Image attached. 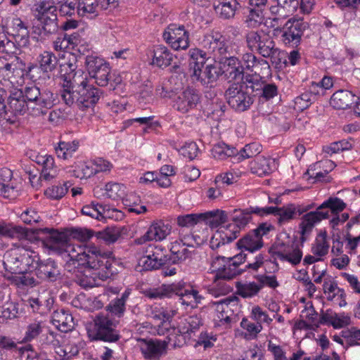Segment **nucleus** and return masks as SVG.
Instances as JSON below:
<instances>
[{
  "label": "nucleus",
  "mask_w": 360,
  "mask_h": 360,
  "mask_svg": "<svg viewBox=\"0 0 360 360\" xmlns=\"http://www.w3.org/2000/svg\"><path fill=\"white\" fill-rule=\"evenodd\" d=\"M65 252L70 261L65 264V269L75 272V264L89 269L99 270L98 276L102 280L107 279L116 272L115 262L110 258V252L101 250L100 248L89 244L84 246L68 245Z\"/></svg>",
  "instance_id": "nucleus-1"
},
{
  "label": "nucleus",
  "mask_w": 360,
  "mask_h": 360,
  "mask_svg": "<svg viewBox=\"0 0 360 360\" xmlns=\"http://www.w3.org/2000/svg\"><path fill=\"white\" fill-rule=\"evenodd\" d=\"M68 83H63L61 98L69 106L75 104L80 110L93 108L103 96V91L89 84L83 71L69 75Z\"/></svg>",
  "instance_id": "nucleus-2"
},
{
  "label": "nucleus",
  "mask_w": 360,
  "mask_h": 360,
  "mask_svg": "<svg viewBox=\"0 0 360 360\" xmlns=\"http://www.w3.org/2000/svg\"><path fill=\"white\" fill-rule=\"evenodd\" d=\"M263 211L262 207H259L233 210L230 214L233 224L221 227V230L212 237L210 242V248L212 250L217 249L221 245L232 242L238 236L240 230L252 220V214L263 216Z\"/></svg>",
  "instance_id": "nucleus-3"
},
{
  "label": "nucleus",
  "mask_w": 360,
  "mask_h": 360,
  "mask_svg": "<svg viewBox=\"0 0 360 360\" xmlns=\"http://www.w3.org/2000/svg\"><path fill=\"white\" fill-rule=\"evenodd\" d=\"M201 44L202 49H192L189 51L191 60H200V63H205L206 59L212 58L215 63H219L227 58L230 53H233L232 46L219 32L212 31L205 34Z\"/></svg>",
  "instance_id": "nucleus-4"
},
{
  "label": "nucleus",
  "mask_w": 360,
  "mask_h": 360,
  "mask_svg": "<svg viewBox=\"0 0 360 360\" xmlns=\"http://www.w3.org/2000/svg\"><path fill=\"white\" fill-rule=\"evenodd\" d=\"M261 84L254 82L250 75L242 78L241 82L233 83L225 91V98L229 105L235 111L242 112L250 109L254 103V92L257 91Z\"/></svg>",
  "instance_id": "nucleus-5"
},
{
  "label": "nucleus",
  "mask_w": 360,
  "mask_h": 360,
  "mask_svg": "<svg viewBox=\"0 0 360 360\" xmlns=\"http://www.w3.org/2000/svg\"><path fill=\"white\" fill-rule=\"evenodd\" d=\"M248 47L264 58H269L276 67L285 63L284 51L276 47L273 37L264 30L250 31L245 35Z\"/></svg>",
  "instance_id": "nucleus-6"
},
{
  "label": "nucleus",
  "mask_w": 360,
  "mask_h": 360,
  "mask_svg": "<svg viewBox=\"0 0 360 360\" xmlns=\"http://www.w3.org/2000/svg\"><path fill=\"white\" fill-rule=\"evenodd\" d=\"M37 262L38 254L24 247L16 246L4 253L3 265L5 270L11 274H23L34 269Z\"/></svg>",
  "instance_id": "nucleus-7"
},
{
  "label": "nucleus",
  "mask_w": 360,
  "mask_h": 360,
  "mask_svg": "<svg viewBox=\"0 0 360 360\" xmlns=\"http://www.w3.org/2000/svg\"><path fill=\"white\" fill-rule=\"evenodd\" d=\"M7 93L0 88V123L14 122V117L28 112L27 103L23 98L22 91L15 90L8 97V104H5Z\"/></svg>",
  "instance_id": "nucleus-8"
},
{
  "label": "nucleus",
  "mask_w": 360,
  "mask_h": 360,
  "mask_svg": "<svg viewBox=\"0 0 360 360\" xmlns=\"http://www.w3.org/2000/svg\"><path fill=\"white\" fill-rule=\"evenodd\" d=\"M274 229V226L270 223H262L256 229L249 231L239 239L236 245L240 250L253 255L255 252L264 247L263 237L268 235Z\"/></svg>",
  "instance_id": "nucleus-9"
},
{
  "label": "nucleus",
  "mask_w": 360,
  "mask_h": 360,
  "mask_svg": "<svg viewBox=\"0 0 360 360\" xmlns=\"http://www.w3.org/2000/svg\"><path fill=\"white\" fill-rule=\"evenodd\" d=\"M117 323L108 315L99 314L94 319L95 334L94 340L114 342L120 336L116 330Z\"/></svg>",
  "instance_id": "nucleus-10"
},
{
  "label": "nucleus",
  "mask_w": 360,
  "mask_h": 360,
  "mask_svg": "<svg viewBox=\"0 0 360 360\" xmlns=\"http://www.w3.org/2000/svg\"><path fill=\"white\" fill-rule=\"evenodd\" d=\"M309 25L302 18H290L281 29V39L285 45L297 46Z\"/></svg>",
  "instance_id": "nucleus-11"
},
{
  "label": "nucleus",
  "mask_w": 360,
  "mask_h": 360,
  "mask_svg": "<svg viewBox=\"0 0 360 360\" xmlns=\"http://www.w3.org/2000/svg\"><path fill=\"white\" fill-rule=\"evenodd\" d=\"M274 259L288 262L292 265L298 264L302 257V252L297 245L276 240L269 250Z\"/></svg>",
  "instance_id": "nucleus-12"
},
{
  "label": "nucleus",
  "mask_w": 360,
  "mask_h": 360,
  "mask_svg": "<svg viewBox=\"0 0 360 360\" xmlns=\"http://www.w3.org/2000/svg\"><path fill=\"white\" fill-rule=\"evenodd\" d=\"M85 65L90 77L95 80L98 86L108 85L110 79V68L108 63L98 56H87Z\"/></svg>",
  "instance_id": "nucleus-13"
},
{
  "label": "nucleus",
  "mask_w": 360,
  "mask_h": 360,
  "mask_svg": "<svg viewBox=\"0 0 360 360\" xmlns=\"http://www.w3.org/2000/svg\"><path fill=\"white\" fill-rule=\"evenodd\" d=\"M205 63H200V60H191L190 62L191 68L193 69L191 76L200 82L202 85L212 86L223 75L221 67L216 63L207 65L204 70H202Z\"/></svg>",
  "instance_id": "nucleus-14"
},
{
  "label": "nucleus",
  "mask_w": 360,
  "mask_h": 360,
  "mask_svg": "<svg viewBox=\"0 0 360 360\" xmlns=\"http://www.w3.org/2000/svg\"><path fill=\"white\" fill-rule=\"evenodd\" d=\"M162 37L175 51L185 50L189 46V34L184 25H169L163 32Z\"/></svg>",
  "instance_id": "nucleus-15"
},
{
  "label": "nucleus",
  "mask_w": 360,
  "mask_h": 360,
  "mask_svg": "<svg viewBox=\"0 0 360 360\" xmlns=\"http://www.w3.org/2000/svg\"><path fill=\"white\" fill-rule=\"evenodd\" d=\"M36 68V65L30 64L26 70L25 64L22 60L15 57L13 60L8 63L2 74L0 75V77L9 81L13 84H19L23 82V77L26 73H30Z\"/></svg>",
  "instance_id": "nucleus-16"
},
{
  "label": "nucleus",
  "mask_w": 360,
  "mask_h": 360,
  "mask_svg": "<svg viewBox=\"0 0 360 360\" xmlns=\"http://www.w3.org/2000/svg\"><path fill=\"white\" fill-rule=\"evenodd\" d=\"M36 276L42 281L53 283L61 279V273L58 264L49 258L36 262L34 268Z\"/></svg>",
  "instance_id": "nucleus-17"
},
{
  "label": "nucleus",
  "mask_w": 360,
  "mask_h": 360,
  "mask_svg": "<svg viewBox=\"0 0 360 360\" xmlns=\"http://www.w3.org/2000/svg\"><path fill=\"white\" fill-rule=\"evenodd\" d=\"M266 255H264L262 253H259L255 256L252 255L250 253H245L242 251L235 255L233 257H228L231 261V264L236 268H239V266L241 264L247 262L245 270H250L252 271H257L259 268H261L264 264L268 262V259L266 258Z\"/></svg>",
  "instance_id": "nucleus-18"
},
{
  "label": "nucleus",
  "mask_w": 360,
  "mask_h": 360,
  "mask_svg": "<svg viewBox=\"0 0 360 360\" xmlns=\"http://www.w3.org/2000/svg\"><path fill=\"white\" fill-rule=\"evenodd\" d=\"M4 27L13 35L19 46L26 47L30 44L28 26L20 18L12 17L8 19Z\"/></svg>",
  "instance_id": "nucleus-19"
},
{
  "label": "nucleus",
  "mask_w": 360,
  "mask_h": 360,
  "mask_svg": "<svg viewBox=\"0 0 360 360\" xmlns=\"http://www.w3.org/2000/svg\"><path fill=\"white\" fill-rule=\"evenodd\" d=\"M198 91L192 87H186L180 91L174 101V108L181 113H186L195 108L200 102Z\"/></svg>",
  "instance_id": "nucleus-20"
},
{
  "label": "nucleus",
  "mask_w": 360,
  "mask_h": 360,
  "mask_svg": "<svg viewBox=\"0 0 360 360\" xmlns=\"http://www.w3.org/2000/svg\"><path fill=\"white\" fill-rule=\"evenodd\" d=\"M139 347L144 358L147 360H158L166 352L167 343L159 340L140 339Z\"/></svg>",
  "instance_id": "nucleus-21"
},
{
  "label": "nucleus",
  "mask_w": 360,
  "mask_h": 360,
  "mask_svg": "<svg viewBox=\"0 0 360 360\" xmlns=\"http://www.w3.org/2000/svg\"><path fill=\"white\" fill-rule=\"evenodd\" d=\"M55 101L53 94L48 90H42L41 95L34 99V103L27 104L28 112L34 117H39L47 113L48 109H50Z\"/></svg>",
  "instance_id": "nucleus-22"
},
{
  "label": "nucleus",
  "mask_w": 360,
  "mask_h": 360,
  "mask_svg": "<svg viewBox=\"0 0 360 360\" xmlns=\"http://www.w3.org/2000/svg\"><path fill=\"white\" fill-rule=\"evenodd\" d=\"M238 301L236 296H229L217 302H213L215 306L217 314L216 321L219 326H229L231 322V316L233 310L231 306H235Z\"/></svg>",
  "instance_id": "nucleus-23"
},
{
  "label": "nucleus",
  "mask_w": 360,
  "mask_h": 360,
  "mask_svg": "<svg viewBox=\"0 0 360 360\" xmlns=\"http://www.w3.org/2000/svg\"><path fill=\"white\" fill-rule=\"evenodd\" d=\"M173 295H177L182 305L196 308L201 303L203 297L192 288H186L184 283H174Z\"/></svg>",
  "instance_id": "nucleus-24"
},
{
  "label": "nucleus",
  "mask_w": 360,
  "mask_h": 360,
  "mask_svg": "<svg viewBox=\"0 0 360 360\" xmlns=\"http://www.w3.org/2000/svg\"><path fill=\"white\" fill-rule=\"evenodd\" d=\"M329 217L330 215L328 214V212L319 210V206L316 208V211H311L304 214L300 224L302 241L303 242L306 240L305 236L309 235L311 232L316 224L321 222L323 219H326Z\"/></svg>",
  "instance_id": "nucleus-25"
},
{
  "label": "nucleus",
  "mask_w": 360,
  "mask_h": 360,
  "mask_svg": "<svg viewBox=\"0 0 360 360\" xmlns=\"http://www.w3.org/2000/svg\"><path fill=\"white\" fill-rule=\"evenodd\" d=\"M171 229L169 225L165 224L162 221L153 222L148 228L146 233L135 242L138 244H142L146 241L156 240L160 241L166 238L170 233Z\"/></svg>",
  "instance_id": "nucleus-26"
},
{
  "label": "nucleus",
  "mask_w": 360,
  "mask_h": 360,
  "mask_svg": "<svg viewBox=\"0 0 360 360\" xmlns=\"http://www.w3.org/2000/svg\"><path fill=\"white\" fill-rule=\"evenodd\" d=\"M193 245H188L183 240H176L171 243L170 255L167 257L168 263L179 264L192 256Z\"/></svg>",
  "instance_id": "nucleus-27"
},
{
  "label": "nucleus",
  "mask_w": 360,
  "mask_h": 360,
  "mask_svg": "<svg viewBox=\"0 0 360 360\" xmlns=\"http://www.w3.org/2000/svg\"><path fill=\"white\" fill-rule=\"evenodd\" d=\"M37 234L39 236L41 234L45 235L43 238L44 243L49 249L55 250L63 246L65 247V250L66 246L68 245L65 234L56 229L49 228L40 229L37 230Z\"/></svg>",
  "instance_id": "nucleus-28"
},
{
  "label": "nucleus",
  "mask_w": 360,
  "mask_h": 360,
  "mask_svg": "<svg viewBox=\"0 0 360 360\" xmlns=\"http://www.w3.org/2000/svg\"><path fill=\"white\" fill-rule=\"evenodd\" d=\"M227 56V58H224L219 63L222 65L221 69L223 74L231 79L244 77L243 76V68L240 65L238 58L235 56V53H230V55Z\"/></svg>",
  "instance_id": "nucleus-29"
},
{
  "label": "nucleus",
  "mask_w": 360,
  "mask_h": 360,
  "mask_svg": "<svg viewBox=\"0 0 360 360\" xmlns=\"http://www.w3.org/2000/svg\"><path fill=\"white\" fill-rule=\"evenodd\" d=\"M51 320L53 324L63 333L71 331L75 326L72 315L65 309L55 310L52 314Z\"/></svg>",
  "instance_id": "nucleus-30"
},
{
  "label": "nucleus",
  "mask_w": 360,
  "mask_h": 360,
  "mask_svg": "<svg viewBox=\"0 0 360 360\" xmlns=\"http://www.w3.org/2000/svg\"><path fill=\"white\" fill-rule=\"evenodd\" d=\"M359 99L349 91L339 90L332 95L330 103L335 109L345 110L350 108Z\"/></svg>",
  "instance_id": "nucleus-31"
},
{
  "label": "nucleus",
  "mask_w": 360,
  "mask_h": 360,
  "mask_svg": "<svg viewBox=\"0 0 360 360\" xmlns=\"http://www.w3.org/2000/svg\"><path fill=\"white\" fill-rule=\"evenodd\" d=\"M263 216L274 214L278 217V223L283 224L294 218L297 208L293 204L288 205L286 207H262Z\"/></svg>",
  "instance_id": "nucleus-32"
},
{
  "label": "nucleus",
  "mask_w": 360,
  "mask_h": 360,
  "mask_svg": "<svg viewBox=\"0 0 360 360\" xmlns=\"http://www.w3.org/2000/svg\"><path fill=\"white\" fill-rule=\"evenodd\" d=\"M12 179V171L8 168L0 170V195L5 198L14 199L18 195V191L9 185Z\"/></svg>",
  "instance_id": "nucleus-33"
},
{
  "label": "nucleus",
  "mask_w": 360,
  "mask_h": 360,
  "mask_svg": "<svg viewBox=\"0 0 360 360\" xmlns=\"http://www.w3.org/2000/svg\"><path fill=\"white\" fill-rule=\"evenodd\" d=\"M152 64L160 68H165L171 65L173 54L163 45L154 46Z\"/></svg>",
  "instance_id": "nucleus-34"
},
{
  "label": "nucleus",
  "mask_w": 360,
  "mask_h": 360,
  "mask_svg": "<svg viewBox=\"0 0 360 360\" xmlns=\"http://www.w3.org/2000/svg\"><path fill=\"white\" fill-rule=\"evenodd\" d=\"M214 10L223 19H230L234 17L236 10L240 7L238 0H217Z\"/></svg>",
  "instance_id": "nucleus-35"
},
{
  "label": "nucleus",
  "mask_w": 360,
  "mask_h": 360,
  "mask_svg": "<svg viewBox=\"0 0 360 360\" xmlns=\"http://www.w3.org/2000/svg\"><path fill=\"white\" fill-rule=\"evenodd\" d=\"M229 219L226 212L216 210L201 214V221H205L212 229H215L225 224Z\"/></svg>",
  "instance_id": "nucleus-36"
},
{
  "label": "nucleus",
  "mask_w": 360,
  "mask_h": 360,
  "mask_svg": "<svg viewBox=\"0 0 360 360\" xmlns=\"http://www.w3.org/2000/svg\"><path fill=\"white\" fill-rule=\"evenodd\" d=\"M274 166V160L264 156H257L250 163V170L253 174L263 176L270 174Z\"/></svg>",
  "instance_id": "nucleus-37"
},
{
  "label": "nucleus",
  "mask_w": 360,
  "mask_h": 360,
  "mask_svg": "<svg viewBox=\"0 0 360 360\" xmlns=\"http://www.w3.org/2000/svg\"><path fill=\"white\" fill-rule=\"evenodd\" d=\"M100 0H78L77 14L80 16H86L91 18L98 15Z\"/></svg>",
  "instance_id": "nucleus-38"
},
{
  "label": "nucleus",
  "mask_w": 360,
  "mask_h": 360,
  "mask_svg": "<svg viewBox=\"0 0 360 360\" xmlns=\"http://www.w3.org/2000/svg\"><path fill=\"white\" fill-rule=\"evenodd\" d=\"M203 324L202 319L199 315L190 316L182 321L177 330V333L187 334L189 338L192 334H195Z\"/></svg>",
  "instance_id": "nucleus-39"
},
{
  "label": "nucleus",
  "mask_w": 360,
  "mask_h": 360,
  "mask_svg": "<svg viewBox=\"0 0 360 360\" xmlns=\"http://www.w3.org/2000/svg\"><path fill=\"white\" fill-rule=\"evenodd\" d=\"M277 6H272L270 11L280 16H288L295 13L300 5L299 0H276Z\"/></svg>",
  "instance_id": "nucleus-40"
},
{
  "label": "nucleus",
  "mask_w": 360,
  "mask_h": 360,
  "mask_svg": "<svg viewBox=\"0 0 360 360\" xmlns=\"http://www.w3.org/2000/svg\"><path fill=\"white\" fill-rule=\"evenodd\" d=\"M38 62L41 72L49 73L56 68L58 60L53 52L44 51L38 56Z\"/></svg>",
  "instance_id": "nucleus-41"
},
{
  "label": "nucleus",
  "mask_w": 360,
  "mask_h": 360,
  "mask_svg": "<svg viewBox=\"0 0 360 360\" xmlns=\"http://www.w3.org/2000/svg\"><path fill=\"white\" fill-rule=\"evenodd\" d=\"M45 323L41 320L31 321L26 326L22 342H28L37 339L44 331Z\"/></svg>",
  "instance_id": "nucleus-42"
},
{
  "label": "nucleus",
  "mask_w": 360,
  "mask_h": 360,
  "mask_svg": "<svg viewBox=\"0 0 360 360\" xmlns=\"http://www.w3.org/2000/svg\"><path fill=\"white\" fill-rule=\"evenodd\" d=\"M79 142L77 140L72 141H60L57 147L55 148L56 153L58 158L63 160H68L72 158L73 153L78 149Z\"/></svg>",
  "instance_id": "nucleus-43"
},
{
  "label": "nucleus",
  "mask_w": 360,
  "mask_h": 360,
  "mask_svg": "<svg viewBox=\"0 0 360 360\" xmlns=\"http://www.w3.org/2000/svg\"><path fill=\"white\" fill-rule=\"evenodd\" d=\"M346 208V204L339 198L330 197L319 205V210L330 214H340Z\"/></svg>",
  "instance_id": "nucleus-44"
},
{
  "label": "nucleus",
  "mask_w": 360,
  "mask_h": 360,
  "mask_svg": "<svg viewBox=\"0 0 360 360\" xmlns=\"http://www.w3.org/2000/svg\"><path fill=\"white\" fill-rule=\"evenodd\" d=\"M328 250L329 243L327 240L326 233H320L311 247V252L319 257V259L322 260V258L328 253Z\"/></svg>",
  "instance_id": "nucleus-45"
},
{
  "label": "nucleus",
  "mask_w": 360,
  "mask_h": 360,
  "mask_svg": "<svg viewBox=\"0 0 360 360\" xmlns=\"http://www.w3.org/2000/svg\"><path fill=\"white\" fill-rule=\"evenodd\" d=\"M212 155L215 159L225 160L226 158L237 155L238 150L235 148H230L221 143L215 144L211 150Z\"/></svg>",
  "instance_id": "nucleus-46"
},
{
  "label": "nucleus",
  "mask_w": 360,
  "mask_h": 360,
  "mask_svg": "<svg viewBox=\"0 0 360 360\" xmlns=\"http://www.w3.org/2000/svg\"><path fill=\"white\" fill-rule=\"evenodd\" d=\"M42 169L40 179L49 181L56 175V169L54 167V159L51 155L41 157Z\"/></svg>",
  "instance_id": "nucleus-47"
},
{
  "label": "nucleus",
  "mask_w": 360,
  "mask_h": 360,
  "mask_svg": "<svg viewBox=\"0 0 360 360\" xmlns=\"http://www.w3.org/2000/svg\"><path fill=\"white\" fill-rule=\"evenodd\" d=\"M236 289L238 295L244 298H250L258 294L261 286H259L255 282L237 283Z\"/></svg>",
  "instance_id": "nucleus-48"
},
{
  "label": "nucleus",
  "mask_w": 360,
  "mask_h": 360,
  "mask_svg": "<svg viewBox=\"0 0 360 360\" xmlns=\"http://www.w3.org/2000/svg\"><path fill=\"white\" fill-rule=\"evenodd\" d=\"M105 194L113 200H122L126 195V187L118 183H108L105 185Z\"/></svg>",
  "instance_id": "nucleus-49"
},
{
  "label": "nucleus",
  "mask_w": 360,
  "mask_h": 360,
  "mask_svg": "<svg viewBox=\"0 0 360 360\" xmlns=\"http://www.w3.org/2000/svg\"><path fill=\"white\" fill-rule=\"evenodd\" d=\"M174 283L169 285H162L160 287L150 289L146 292V295L151 299H162L169 297L173 295Z\"/></svg>",
  "instance_id": "nucleus-50"
},
{
  "label": "nucleus",
  "mask_w": 360,
  "mask_h": 360,
  "mask_svg": "<svg viewBox=\"0 0 360 360\" xmlns=\"http://www.w3.org/2000/svg\"><path fill=\"white\" fill-rule=\"evenodd\" d=\"M18 304L13 302H6L0 306V323L7 319H13L18 316Z\"/></svg>",
  "instance_id": "nucleus-51"
},
{
  "label": "nucleus",
  "mask_w": 360,
  "mask_h": 360,
  "mask_svg": "<svg viewBox=\"0 0 360 360\" xmlns=\"http://www.w3.org/2000/svg\"><path fill=\"white\" fill-rule=\"evenodd\" d=\"M37 20L40 21L42 29L46 34H51L58 31L57 14L38 17Z\"/></svg>",
  "instance_id": "nucleus-52"
},
{
  "label": "nucleus",
  "mask_w": 360,
  "mask_h": 360,
  "mask_svg": "<svg viewBox=\"0 0 360 360\" xmlns=\"http://www.w3.org/2000/svg\"><path fill=\"white\" fill-rule=\"evenodd\" d=\"M261 151L262 146L258 143L254 142L247 144L238 151L237 154V155H238V160H243L257 156Z\"/></svg>",
  "instance_id": "nucleus-53"
},
{
  "label": "nucleus",
  "mask_w": 360,
  "mask_h": 360,
  "mask_svg": "<svg viewBox=\"0 0 360 360\" xmlns=\"http://www.w3.org/2000/svg\"><path fill=\"white\" fill-rule=\"evenodd\" d=\"M121 236L120 229L118 227H108L103 231L98 232V238H101L108 244L115 243Z\"/></svg>",
  "instance_id": "nucleus-54"
},
{
  "label": "nucleus",
  "mask_w": 360,
  "mask_h": 360,
  "mask_svg": "<svg viewBox=\"0 0 360 360\" xmlns=\"http://www.w3.org/2000/svg\"><path fill=\"white\" fill-rule=\"evenodd\" d=\"M146 253L156 262L160 263V265L168 263L167 256L163 252V248L161 246L149 245L147 248Z\"/></svg>",
  "instance_id": "nucleus-55"
},
{
  "label": "nucleus",
  "mask_w": 360,
  "mask_h": 360,
  "mask_svg": "<svg viewBox=\"0 0 360 360\" xmlns=\"http://www.w3.org/2000/svg\"><path fill=\"white\" fill-rule=\"evenodd\" d=\"M68 188L67 183H64L63 185L52 186L45 191L44 194L49 198L58 200L67 193Z\"/></svg>",
  "instance_id": "nucleus-56"
},
{
  "label": "nucleus",
  "mask_w": 360,
  "mask_h": 360,
  "mask_svg": "<svg viewBox=\"0 0 360 360\" xmlns=\"http://www.w3.org/2000/svg\"><path fill=\"white\" fill-rule=\"evenodd\" d=\"M263 12L259 8H251L246 16L245 23L249 27H256L263 21Z\"/></svg>",
  "instance_id": "nucleus-57"
},
{
  "label": "nucleus",
  "mask_w": 360,
  "mask_h": 360,
  "mask_svg": "<svg viewBox=\"0 0 360 360\" xmlns=\"http://www.w3.org/2000/svg\"><path fill=\"white\" fill-rule=\"evenodd\" d=\"M177 224L181 227H191L201 221V214H188L176 218Z\"/></svg>",
  "instance_id": "nucleus-58"
},
{
  "label": "nucleus",
  "mask_w": 360,
  "mask_h": 360,
  "mask_svg": "<svg viewBox=\"0 0 360 360\" xmlns=\"http://www.w3.org/2000/svg\"><path fill=\"white\" fill-rule=\"evenodd\" d=\"M352 148V144L347 141H340L330 143L329 146H323V150L328 154L337 153L340 151L348 150Z\"/></svg>",
  "instance_id": "nucleus-59"
},
{
  "label": "nucleus",
  "mask_w": 360,
  "mask_h": 360,
  "mask_svg": "<svg viewBox=\"0 0 360 360\" xmlns=\"http://www.w3.org/2000/svg\"><path fill=\"white\" fill-rule=\"evenodd\" d=\"M70 58L68 61L60 65L61 72L65 70V73L62 75V78L63 79V83H68V76L69 75H73L74 73L77 74L79 71H83L82 70H77L76 65V57L74 55L70 54Z\"/></svg>",
  "instance_id": "nucleus-60"
},
{
  "label": "nucleus",
  "mask_w": 360,
  "mask_h": 360,
  "mask_svg": "<svg viewBox=\"0 0 360 360\" xmlns=\"http://www.w3.org/2000/svg\"><path fill=\"white\" fill-rule=\"evenodd\" d=\"M251 317L259 325H262L263 323L269 325L273 321V319L269 317L266 311L263 310L259 306L252 307Z\"/></svg>",
  "instance_id": "nucleus-61"
},
{
  "label": "nucleus",
  "mask_w": 360,
  "mask_h": 360,
  "mask_svg": "<svg viewBox=\"0 0 360 360\" xmlns=\"http://www.w3.org/2000/svg\"><path fill=\"white\" fill-rule=\"evenodd\" d=\"M243 272V269L233 267L231 264V262H228L226 265V267L223 269L222 271L219 274L217 277V279H223V280H231L235 278L236 276L240 275Z\"/></svg>",
  "instance_id": "nucleus-62"
},
{
  "label": "nucleus",
  "mask_w": 360,
  "mask_h": 360,
  "mask_svg": "<svg viewBox=\"0 0 360 360\" xmlns=\"http://www.w3.org/2000/svg\"><path fill=\"white\" fill-rule=\"evenodd\" d=\"M254 82H258L261 84V87L258 91H262V96L266 100L274 98L277 94V86L274 84H264L260 81V78L257 76L254 77Z\"/></svg>",
  "instance_id": "nucleus-63"
},
{
  "label": "nucleus",
  "mask_w": 360,
  "mask_h": 360,
  "mask_svg": "<svg viewBox=\"0 0 360 360\" xmlns=\"http://www.w3.org/2000/svg\"><path fill=\"white\" fill-rule=\"evenodd\" d=\"M23 229L19 226H12L11 224H0V235L13 238L17 237L19 233H22Z\"/></svg>",
  "instance_id": "nucleus-64"
}]
</instances>
